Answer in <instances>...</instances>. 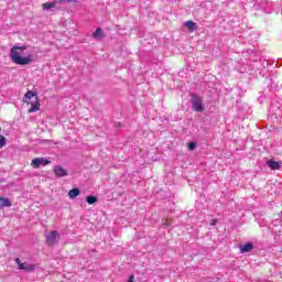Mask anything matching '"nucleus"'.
<instances>
[{"mask_svg":"<svg viewBox=\"0 0 282 282\" xmlns=\"http://www.w3.org/2000/svg\"><path fill=\"white\" fill-rule=\"evenodd\" d=\"M41 109V104L39 101L32 102L31 108L29 109V113H34V111H39Z\"/></svg>","mask_w":282,"mask_h":282,"instance_id":"14","label":"nucleus"},{"mask_svg":"<svg viewBox=\"0 0 282 282\" xmlns=\"http://www.w3.org/2000/svg\"><path fill=\"white\" fill-rule=\"evenodd\" d=\"M0 133H1V128H0ZM8 142V139H6V137L0 135V149H3V147H6Z\"/></svg>","mask_w":282,"mask_h":282,"instance_id":"17","label":"nucleus"},{"mask_svg":"<svg viewBox=\"0 0 282 282\" xmlns=\"http://www.w3.org/2000/svg\"><path fill=\"white\" fill-rule=\"evenodd\" d=\"M251 250H254V245H252V242H248L246 245L240 246V252L242 254L251 252Z\"/></svg>","mask_w":282,"mask_h":282,"instance_id":"7","label":"nucleus"},{"mask_svg":"<svg viewBox=\"0 0 282 282\" xmlns=\"http://www.w3.org/2000/svg\"><path fill=\"white\" fill-rule=\"evenodd\" d=\"M210 226H217V220H212Z\"/></svg>","mask_w":282,"mask_h":282,"instance_id":"21","label":"nucleus"},{"mask_svg":"<svg viewBox=\"0 0 282 282\" xmlns=\"http://www.w3.org/2000/svg\"><path fill=\"white\" fill-rule=\"evenodd\" d=\"M185 28H187V30H189L191 32H195V30H197V24L191 20L186 21L184 23Z\"/></svg>","mask_w":282,"mask_h":282,"instance_id":"13","label":"nucleus"},{"mask_svg":"<svg viewBox=\"0 0 282 282\" xmlns=\"http://www.w3.org/2000/svg\"><path fill=\"white\" fill-rule=\"evenodd\" d=\"M267 165L269 169H271V171H279L281 169V163L274 160L267 161Z\"/></svg>","mask_w":282,"mask_h":282,"instance_id":"8","label":"nucleus"},{"mask_svg":"<svg viewBox=\"0 0 282 282\" xmlns=\"http://www.w3.org/2000/svg\"><path fill=\"white\" fill-rule=\"evenodd\" d=\"M54 174L56 175V177H66V175H69V173L67 172V170H65L63 166L61 165H56L54 167Z\"/></svg>","mask_w":282,"mask_h":282,"instance_id":"6","label":"nucleus"},{"mask_svg":"<svg viewBox=\"0 0 282 282\" xmlns=\"http://www.w3.org/2000/svg\"><path fill=\"white\" fill-rule=\"evenodd\" d=\"M135 281V275L131 274L128 279V282H134Z\"/></svg>","mask_w":282,"mask_h":282,"instance_id":"19","label":"nucleus"},{"mask_svg":"<svg viewBox=\"0 0 282 282\" xmlns=\"http://www.w3.org/2000/svg\"><path fill=\"white\" fill-rule=\"evenodd\" d=\"M78 195H80V189H78V187H75L68 192L69 199H76Z\"/></svg>","mask_w":282,"mask_h":282,"instance_id":"12","label":"nucleus"},{"mask_svg":"<svg viewBox=\"0 0 282 282\" xmlns=\"http://www.w3.org/2000/svg\"><path fill=\"white\" fill-rule=\"evenodd\" d=\"M15 263L20 270H24L25 272H33V270H36V265L29 264L28 262H21V259L19 258H15Z\"/></svg>","mask_w":282,"mask_h":282,"instance_id":"5","label":"nucleus"},{"mask_svg":"<svg viewBox=\"0 0 282 282\" xmlns=\"http://www.w3.org/2000/svg\"><path fill=\"white\" fill-rule=\"evenodd\" d=\"M116 127H121V124H120V123H118Z\"/></svg>","mask_w":282,"mask_h":282,"instance_id":"23","label":"nucleus"},{"mask_svg":"<svg viewBox=\"0 0 282 282\" xmlns=\"http://www.w3.org/2000/svg\"><path fill=\"white\" fill-rule=\"evenodd\" d=\"M54 8H56V2H45V3L43 4V9H44V10H52V9H54Z\"/></svg>","mask_w":282,"mask_h":282,"instance_id":"15","label":"nucleus"},{"mask_svg":"<svg viewBox=\"0 0 282 282\" xmlns=\"http://www.w3.org/2000/svg\"><path fill=\"white\" fill-rule=\"evenodd\" d=\"M10 206H12V202L6 197L0 196V208H10Z\"/></svg>","mask_w":282,"mask_h":282,"instance_id":"9","label":"nucleus"},{"mask_svg":"<svg viewBox=\"0 0 282 282\" xmlns=\"http://www.w3.org/2000/svg\"><path fill=\"white\" fill-rule=\"evenodd\" d=\"M47 164H52V161H50L45 158H36V159H33L31 162V166H33V169H40L41 166H47Z\"/></svg>","mask_w":282,"mask_h":282,"instance_id":"4","label":"nucleus"},{"mask_svg":"<svg viewBox=\"0 0 282 282\" xmlns=\"http://www.w3.org/2000/svg\"><path fill=\"white\" fill-rule=\"evenodd\" d=\"M17 50H20L17 51ZM28 50V46H13L11 48V58L15 65H30L34 63V54H30L28 56H21V52Z\"/></svg>","mask_w":282,"mask_h":282,"instance_id":"1","label":"nucleus"},{"mask_svg":"<svg viewBox=\"0 0 282 282\" xmlns=\"http://www.w3.org/2000/svg\"><path fill=\"white\" fill-rule=\"evenodd\" d=\"M188 149H189V151H195V150L197 149V143H195V142H189Z\"/></svg>","mask_w":282,"mask_h":282,"instance_id":"18","label":"nucleus"},{"mask_svg":"<svg viewBox=\"0 0 282 282\" xmlns=\"http://www.w3.org/2000/svg\"><path fill=\"white\" fill-rule=\"evenodd\" d=\"M36 98V93L32 91V90H29L25 95H24V98H23V101L26 102L28 105H30V100H32V98Z\"/></svg>","mask_w":282,"mask_h":282,"instance_id":"10","label":"nucleus"},{"mask_svg":"<svg viewBox=\"0 0 282 282\" xmlns=\"http://www.w3.org/2000/svg\"><path fill=\"white\" fill-rule=\"evenodd\" d=\"M67 1V3H74V1H76V0H66Z\"/></svg>","mask_w":282,"mask_h":282,"instance_id":"22","label":"nucleus"},{"mask_svg":"<svg viewBox=\"0 0 282 282\" xmlns=\"http://www.w3.org/2000/svg\"><path fill=\"white\" fill-rule=\"evenodd\" d=\"M192 107L194 111H204V102L197 95H192Z\"/></svg>","mask_w":282,"mask_h":282,"instance_id":"3","label":"nucleus"},{"mask_svg":"<svg viewBox=\"0 0 282 282\" xmlns=\"http://www.w3.org/2000/svg\"><path fill=\"white\" fill-rule=\"evenodd\" d=\"M59 239H61V232H58L57 230H53L46 236V245L56 246Z\"/></svg>","mask_w":282,"mask_h":282,"instance_id":"2","label":"nucleus"},{"mask_svg":"<svg viewBox=\"0 0 282 282\" xmlns=\"http://www.w3.org/2000/svg\"><path fill=\"white\" fill-rule=\"evenodd\" d=\"M93 39H105V31L101 28H97L93 33Z\"/></svg>","mask_w":282,"mask_h":282,"instance_id":"11","label":"nucleus"},{"mask_svg":"<svg viewBox=\"0 0 282 282\" xmlns=\"http://www.w3.org/2000/svg\"><path fill=\"white\" fill-rule=\"evenodd\" d=\"M62 1H67V0H55V1H53V3H55V6H56L57 3H61Z\"/></svg>","mask_w":282,"mask_h":282,"instance_id":"20","label":"nucleus"},{"mask_svg":"<svg viewBox=\"0 0 282 282\" xmlns=\"http://www.w3.org/2000/svg\"><path fill=\"white\" fill-rule=\"evenodd\" d=\"M86 202L89 205L96 204L98 202V197H96V196H87L86 197Z\"/></svg>","mask_w":282,"mask_h":282,"instance_id":"16","label":"nucleus"}]
</instances>
